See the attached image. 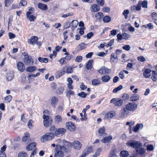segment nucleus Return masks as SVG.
<instances>
[{
	"label": "nucleus",
	"mask_w": 157,
	"mask_h": 157,
	"mask_svg": "<svg viewBox=\"0 0 157 157\" xmlns=\"http://www.w3.org/2000/svg\"><path fill=\"white\" fill-rule=\"evenodd\" d=\"M140 98V96L138 94H134L130 97V100L131 101H135L138 100Z\"/></svg>",
	"instance_id": "22"
},
{
	"label": "nucleus",
	"mask_w": 157,
	"mask_h": 157,
	"mask_svg": "<svg viewBox=\"0 0 157 157\" xmlns=\"http://www.w3.org/2000/svg\"><path fill=\"white\" fill-rule=\"evenodd\" d=\"M39 61L41 63H47L48 61V58H41L39 57L38 59Z\"/></svg>",
	"instance_id": "40"
},
{
	"label": "nucleus",
	"mask_w": 157,
	"mask_h": 157,
	"mask_svg": "<svg viewBox=\"0 0 157 157\" xmlns=\"http://www.w3.org/2000/svg\"><path fill=\"white\" fill-rule=\"evenodd\" d=\"M141 5L143 8H146L147 7V1L146 0L143 2L141 1Z\"/></svg>",
	"instance_id": "41"
},
{
	"label": "nucleus",
	"mask_w": 157,
	"mask_h": 157,
	"mask_svg": "<svg viewBox=\"0 0 157 157\" xmlns=\"http://www.w3.org/2000/svg\"><path fill=\"white\" fill-rule=\"evenodd\" d=\"M13 0H4L5 6L6 7H9L13 3Z\"/></svg>",
	"instance_id": "37"
},
{
	"label": "nucleus",
	"mask_w": 157,
	"mask_h": 157,
	"mask_svg": "<svg viewBox=\"0 0 157 157\" xmlns=\"http://www.w3.org/2000/svg\"><path fill=\"white\" fill-rule=\"evenodd\" d=\"M111 20V18L108 16H105L103 19V21L105 23H108L110 22Z\"/></svg>",
	"instance_id": "39"
},
{
	"label": "nucleus",
	"mask_w": 157,
	"mask_h": 157,
	"mask_svg": "<svg viewBox=\"0 0 157 157\" xmlns=\"http://www.w3.org/2000/svg\"><path fill=\"white\" fill-rule=\"evenodd\" d=\"M151 70L149 69H145L144 72L143 73L144 77L146 78H149L151 76Z\"/></svg>",
	"instance_id": "24"
},
{
	"label": "nucleus",
	"mask_w": 157,
	"mask_h": 157,
	"mask_svg": "<svg viewBox=\"0 0 157 157\" xmlns=\"http://www.w3.org/2000/svg\"><path fill=\"white\" fill-rule=\"evenodd\" d=\"M114 39H112L110 40L109 43L106 45L107 47L111 46L114 44Z\"/></svg>",
	"instance_id": "56"
},
{
	"label": "nucleus",
	"mask_w": 157,
	"mask_h": 157,
	"mask_svg": "<svg viewBox=\"0 0 157 157\" xmlns=\"http://www.w3.org/2000/svg\"><path fill=\"white\" fill-rule=\"evenodd\" d=\"M122 98L124 100L126 101L129 99V96L127 94H124Z\"/></svg>",
	"instance_id": "54"
},
{
	"label": "nucleus",
	"mask_w": 157,
	"mask_h": 157,
	"mask_svg": "<svg viewBox=\"0 0 157 157\" xmlns=\"http://www.w3.org/2000/svg\"><path fill=\"white\" fill-rule=\"evenodd\" d=\"M57 78H59L61 76L63 75H64L65 73V71H64V70H63V69L62 71H58L57 72Z\"/></svg>",
	"instance_id": "45"
},
{
	"label": "nucleus",
	"mask_w": 157,
	"mask_h": 157,
	"mask_svg": "<svg viewBox=\"0 0 157 157\" xmlns=\"http://www.w3.org/2000/svg\"><path fill=\"white\" fill-rule=\"evenodd\" d=\"M101 151V148H98L95 152V154L94 155L93 157H97L100 155V153Z\"/></svg>",
	"instance_id": "38"
},
{
	"label": "nucleus",
	"mask_w": 157,
	"mask_h": 157,
	"mask_svg": "<svg viewBox=\"0 0 157 157\" xmlns=\"http://www.w3.org/2000/svg\"><path fill=\"white\" fill-rule=\"evenodd\" d=\"M57 98L55 97H53L51 99V104L53 107H55L57 103Z\"/></svg>",
	"instance_id": "31"
},
{
	"label": "nucleus",
	"mask_w": 157,
	"mask_h": 157,
	"mask_svg": "<svg viewBox=\"0 0 157 157\" xmlns=\"http://www.w3.org/2000/svg\"><path fill=\"white\" fill-rule=\"evenodd\" d=\"M110 60L111 62H117V56L115 55V53H113L111 54Z\"/></svg>",
	"instance_id": "25"
},
{
	"label": "nucleus",
	"mask_w": 157,
	"mask_h": 157,
	"mask_svg": "<svg viewBox=\"0 0 157 157\" xmlns=\"http://www.w3.org/2000/svg\"><path fill=\"white\" fill-rule=\"evenodd\" d=\"M87 44H85L84 43H82L78 44L77 47V49L78 51H80L86 48L85 45H87Z\"/></svg>",
	"instance_id": "27"
},
{
	"label": "nucleus",
	"mask_w": 157,
	"mask_h": 157,
	"mask_svg": "<svg viewBox=\"0 0 157 157\" xmlns=\"http://www.w3.org/2000/svg\"><path fill=\"white\" fill-rule=\"evenodd\" d=\"M40 74L39 72H38L35 75H29V76H28V78L29 79H32L31 78L32 77H36L39 76L40 75Z\"/></svg>",
	"instance_id": "49"
},
{
	"label": "nucleus",
	"mask_w": 157,
	"mask_h": 157,
	"mask_svg": "<svg viewBox=\"0 0 157 157\" xmlns=\"http://www.w3.org/2000/svg\"><path fill=\"white\" fill-rule=\"evenodd\" d=\"M65 140H61L60 139H58L56 140V149L58 150H60V148L65 142Z\"/></svg>",
	"instance_id": "12"
},
{
	"label": "nucleus",
	"mask_w": 157,
	"mask_h": 157,
	"mask_svg": "<svg viewBox=\"0 0 157 157\" xmlns=\"http://www.w3.org/2000/svg\"><path fill=\"white\" fill-rule=\"evenodd\" d=\"M103 16V14L101 12H98L96 14L95 17L98 20H100L101 19V17Z\"/></svg>",
	"instance_id": "44"
},
{
	"label": "nucleus",
	"mask_w": 157,
	"mask_h": 157,
	"mask_svg": "<svg viewBox=\"0 0 157 157\" xmlns=\"http://www.w3.org/2000/svg\"><path fill=\"white\" fill-rule=\"evenodd\" d=\"M112 138L111 136H109L108 137L103 138L102 140L101 141L103 143L109 142L112 140Z\"/></svg>",
	"instance_id": "30"
},
{
	"label": "nucleus",
	"mask_w": 157,
	"mask_h": 157,
	"mask_svg": "<svg viewBox=\"0 0 157 157\" xmlns=\"http://www.w3.org/2000/svg\"><path fill=\"white\" fill-rule=\"evenodd\" d=\"M36 68L34 66H30L28 67L26 69V70L28 72H33L36 70Z\"/></svg>",
	"instance_id": "33"
},
{
	"label": "nucleus",
	"mask_w": 157,
	"mask_h": 157,
	"mask_svg": "<svg viewBox=\"0 0 157 157\" xmlns=\"http://www.w3.org/2000/svg\"><path fill=\"white\" fill-rule=\"evenodd\" d=\"M110 102L114 104L115 105L117 106H120L123 104V100L119 98H113L110 101Z\"/></svg>",
	"instance_id": "6"
},
{
	"label": "nucleus",
	"mask_w": 157,
	"mask_h": 157,
	"mask_svg": "<svg viewBox=\"0 0 157 157\" xmlns=\"http://www.w3.org/2000/svg\"><path fill=\"white\" fill-rule=\"evenodd\" d=\"M66 128L71 131H74L75 129V126L71 122H69L66 124Z\"/></svg>",
	"instance_id": "7"
},
{
	"label": "nucleus",
	"mask_w": 157,
	"mask_h": 157,
	"mask_svg": "<svg viewBox=\"0 0 157 157\" xmlns=\"http://www.w3.org/2000/svg\"><path fill=\"white\" fill-rule=\"evenodd\" d=\"M116 114V112L115 111H112L108 112L105 114V118H113L115 116Z\"/></svg>",
	"instance_id": "18"
},
{
	"label": "nucleus",
	"mask_w": 157,
	"mask_h": 157,
	"mask_svg": "<svg viewBox=\"0 0 157 157\" xmlns=\"http://www.w3.org/2000/svg\"><path fill=\"white\" fill-rule=\"evenodd\" d=\"M73 15V13H69L62 15V17H66L68 16H72Z\"/></svg>",
	"instance_id": "61"
},
{
	"label": "nucleus",
	"mask_w": 157,
	"mask_h": 157,
	"mask_svg": "<svg viewBox=\"0 0 157 157\" xmlns=\"http://www.w3.org/2000/svg\"><path fill=\"white\" fill-rule=\"evenodd\" d=\"M100 83V81L98 79H94L92 81V84L94 86H97Z\"/></svg>",
	"instance_id": "42"
},
{
	"label": "nucleus",
	"mask_w": 157,
	"mask_h": 157,
	"mask_svg": "<svg viewBox=\"0 0 157 157\" xmlns=\"http://www.w3.org/2000/svg\"><path fill=\"white\" fill-rule=\"evenodd\" d=\"M154 149V147L153 145L150 144L147 146V150L152 151Z\"/></svg>",
	"instance_id": "59"
},
{
	"label": "nucleus",
	"mask_w": 157,
	"mask_h": 157,
	"mask_svg": "<svg viewBox=\"0 0 157 157\" xmlns=\"http://www.w3.org/2000/svg\"><path fill=\"white\" fill-rule=\"evenodd\" d=\"M123 88V86L121 85L119 86L118 87L114 89L113 90L114 93H116L118 91L120 90Z\"/></svg>",
	"instance_id": "46"
},
{
	"label": "nucleus",
	"mask_w": 157,
	"mask_h": 157,
	"mask_svg": "<svg viewBox=\"0 0 157 157\" xmlns=\"http://www.w3.org/2000/svg\"><path fill=\"white\" fill-rule=\"evenodd\" d=\"M121 79H123L124 78V75L122 71H121L119 73V75Z\"/></svg>",
	"instance_id": "63"
},
{
	"label": "nucleus",
	"mask_w": 157,
	"mask_h": 157,
	"mask_svg": "<svg viewBox=\"0 0 157 157\" xmlns=\"http://www.w3.org/2000/svg\"><path fill=\"white\" fill-rule=\"evenodd\" d=\"M30 137V135L29 132H26L24 134V136L22 138V141L25 142Z\"/></svg>",
	"instance_id": "34"
},
{
	"label": "nucleus",
	"mask_w": 157,
	"mask_h": 157,
	"mask_svg": "<svg viewBox=\"0 0 157 157\" xmlns=\"http://www.w3.org/2000/svg\"><path fill=\"white\" fill-rule=\"evenodd\" d=\"M64 153L62 150H58L56 149V151L55 153V157H63Z\"/></svg>",
	"instance_id": "16"
},
{
	"label": "nucleus",
	"mask_w": 157,
	"mask_h": 157,
	"mask_svg": "<svg viewBox=\"0 0 157 157\" xmlns=\"http://www.w3.org/2000/svg\"><path fill=\"white\" fill-rule=\"evenodd\" d=\"M14 77L13 72L12 71H9L6 74V78L8 81L11 80Z\"/></svg>",
	"instance_id": "11"
},
{
	"label": "nucleus",
	"mask_w": 157,
	"mask_h": 157,
	"mask_svg": "<svg viewBox=\"0 0 157 157\" xmlns=\"http://www.w3.org/2000/svg\"><path fill=\"white\" fill-rule=\"evenodd\" d=\"M111 79V78L109 75H105L101 78V80L104 82H107Z\"/></svg>",
	"instance_id": "29"
},
{
	"label": "nucleus",
	"mask_w": 157,
	"mask_h": 157,
	"mask_svg": "<svg viewBox=\"0 0 157 157\" xmlns=\"http://www.w3.org/2000/svg\"><path fill=\"white\" fill-rule=\"evenodd\" d=\"M66 92V96L69 99H70L71 95H74L75 94L74 92L70 90L67 89Z\"/></svg>",
	"instance_id": "28"
},
{
	"label": "nucleus",
	"mask_w": 157,
	"mask_h": 157,
	"mask_svg": "<svg viewBox=\"0 0 157 157\" xmlns=\"http://www.w3.org/2000/svg\"><path fill=\"white\" fill-rule=\"evenodd\" d=\"M82 59V57L81 56H78L76 57L75 59V61L76 62H81Z\"/></svg>",
	"instance_id": "57"
},
{
	"label": "nucleus",
	"mask_w": 157,
	"mask_h": 157,
	"mask_svg": "<svg viewBox=\"0 0 157 157\" xmlns=\"http://www.w3.org/2000/svg\"><path fill=\"white\" fill-rule=\"evenodd\" d=\"M72 146L75 149L78 150L81 148L82 144L79 141H75L73 143Z\"/></svg>",
	"instance_id": "10"
},
{
	"label": "nucleus",
	"mask_w": 157,
	"mask_h": 157,
	"mask_svg": "<svg viewBox=\"0 0 157 157\" xmlns=\"http://www.w3.org/2000/svg\"><path fill=\"white\" fill-rule=\"evenodd\" d=\"M78 95L82 98H85L86 96V94L84 92H82L78 94Z\"/></svg>",
	"instance_id": "51"
},
{
	"label": "nucleus",
	"mask_w": 157,
	"mask_h": 157,
	"mask_svg": "<svg viewBox=\"0 0 157 157\" xmlns=\"http://www.w3.org/2000/svg\"><path fill=\"white\" fill-rule=\"evenodd\" d=\"M93 149L92 146H89L87 147L84 151H85L86 154L88 155L92 151Z\"/></svg>",
	"instance_id": "36"
},
{
	"label": "nucleus",
	"mask_w": 157,
	"mask_h": 157,
	"mask_svg": "<svg viewBox=\"0 0 157 157\" xmlns=\"http://www.w3.org/2000/svg\"><path fill=\"white\" fill-rule=\"evenodd\" d=\"M137 151L140 155L144 154L145 152V150L143 148H141Z\"/></svg>",
	"instance_id": "52"
},
{
	"label": "nucleus",
	"mask_w": 157,
	"mask_h": 157,
	"mask_svg": "<svg viewBox=\"0 0 157 157\" xmlns=\"http://www.w3.org/2000/svg\"><path fill=\"white\" fill-rule=\"evenodd\" d=\"M64 90V89L63 87H60L58 88V94H62Z\"/></svg>",
	"instance_id": "60"
},
{
	"label": "nucleus",
	"mask_w": 157,
	"mask_h": 157,
	"mask_svg": "<svg viewBox=\"0 0 157 157\" xmlns=\"http://www.w3.org/2000/svg\"><path fill=\"white\" fill-rule=\"evenodd\" d=\"M24 63L27 65H32L33 63V61L31 56H29L27 52H24Z\"/></svg>",
	"instance_id": "4"
},
{
	"label": "nucleus",
	"mask_w": 157,
	"mask_h": 157,
	"mask_svg": "<svg viewBox=\"0 0 157 157\" xmlns=\"http://www.w3.org/2000/svg\"><path fill=\"white\" fill-rule=\"evenodd\" d=\"M10 39H13L15 37V35L12 33H8Z\"/></svg>",
	"instance_id": "64"
},
{
	"label": "nucleus",
	"mask_w": 157,
	"mask_h": 157,
	"mask_svg": "<svg viewBox=\"0 0 157 157\" xmlns=\"http://www.w3.org/2000/svg\"><path fill=\"white\" fill-rule=\"evenodd\" d=\"M93 62V60L92 59L89 60L87 62L86 64V68L87 69H90L92 68L93 67L92 63Z\"/></svg>",
	"instance_id": "32"
},
{
	"label": "nucleus",
	"mask_w": 157,
	"mask_h": 157,
	"mask_svg": "<svg viewBox=\"0 0 157 157\" xmlns=\"http://www.w3.org/2000/svg\"><path fill=\"white\" fill-rule=\"evenodd\" d=\"M21 82L23 84H24L26 82V76L24 74H22L21 76Z\"/></svg>",
	"instance_id": "48"
},
{
	"label": "nucleus",
	"mask_w": 157,
	"mask_h": 157,
	"mask_svg": "<svg viewBox=\"0 0 157 157\" xmlns=\"http://www.w3.org/2000/svg\"><path fill=\"white\" fill-rule=\"evenodd\" d=\"M27 153L23 151L19 152L18 154V157H27Z\"/></svg>",
	"instance_id": "43"
},
{
	"label": "nucleus",
	"mask_w": 157,
	"mask_h": 157,
	"mask_svg": "<svg viewBox=\"0 0 157 157\" xmlns=\"http://www.w3.org/2000/svg\"><path fill=\"white\" fill-rule=\"evenodd\" d=\"M38 39L37 37L34 36H32L30 39H28V41L29 44L33 45L37 42Z\"/></svg>",
	"instance_id": "14"
},
{
	"label": "nucleus",
	"mask_w": 157,
	"mask_h": 157,
	"mask_svg": "<svg viewBox=\"0 0 157 157\" xmlns=\"http://www.w3.org/2000/svg\"><path fill=\"white\" fill-rule=\"evenodd\" d=\"M116 150L115 149H112L110 151L109 157H117L116 154Z\"/></svg>",
	"instance_id": "26"
},
{
	"label": "nucleus",
	"mask_w": 157,
	"mask_h": 157,
	"mask_svg": "<svg viewBox=\"0 0 157 157\" xmlns=\"http://www.w3.org/2000/svg\"><path fill=\"white\" fill-rule=\"evenodd\" d=\"M100 10V6L96 4H93L90 7V10L92 12H97L99 11Z\"/></svg>",
	"instance_id": "19"
},
{
	"label": "nucleus",
	"mask_w": 157,
	"mask_h": 157,
	"mask_svg": "<svg viewBox=\"0 0 157 157\" xmlns=\"http://www.w3.org/2000/svg\"><path fill=\"white\" fill-rule=\"evenodd\" d=\"M12 99V97L10 95L6 96L5 98V100L8 102H9L11 101Z\"/></svg>",
	"instance_id": "58"
},
{
	"label": "nucleus",
	"mask_w": 157,
	"mask_h": 157,
	"mask_svg": "<svg viewBox=\"0 0 157 157\" xmlns=\"http://www.w3.org/2000/svg\"><path fill=\"white\" fill-rule=\"evenodd\" d=\"M105 132V128L104 127H102L99 128L98 132L99 134L101 135Z\"/></svg>",
	"instance_id": "47"
},
{
	"label": "nucleus",
	"mask_w": 157,
	"mask_h": 157,
	"mask_svg": "<svg viewBox=\"0 0 157 157\" xmlns=\"http://www.w3.org/2000/svg\"><path fill=\"white\" fill-rule=\"evenodd\" d=\"M130 36L127 33H124L123 34V38L124 39L126 40L130 37Z\"/></svg>",
	"instance_id": "62"
},
{
	"label": "nucleus",
	"mask_w": 157,
	"mask_h": 157,
	"mask_svg": "<svg viewBox=\"0 0 157 157\" xmlns=\"http://www.w3.org/2000/svg\"><path fill=\"white\" fill-rule=\"evenodd\" d=\"M31 12L29 11L27 12L26 13L27 17L29 19L30 21H34L36 17L34 15L31 14Z\"/></svg>",
	"instance_id": "15"
},
{
	"label": "nucleus",
	"mask_w": 157,
	"mask_h": 157,
	"mask_svg": "<svg viewBox=\"0 0 157 157\" xmlns=\"http://www.w3.org/2000/svg\"><path fill=\"white\" fill-rule=\"evenodd\" d=\"M141 1H139L137 6H136V10L139 11L141 9Z\"/></svg>",
	"instance_id": "50"
},
{
	"label": "nucleus",
	"mask_w": 157,
	"mask_h": 157,
	"mask_svg": "<svg viewBox=\"0 0 157 157\" xmlns=\"http://www.w3.org/2000/svg\"><path fill=\"white\" fill-rule=\"evenodd\" d=\"M66 131V129L64 128H59L55 130L54 134L56 136L59 137L63 135Z\"/></svg>",
	"instance_id": "5"
},
{
	"label": "nucleus",
	"mask_w": 157,
	"mask_h": 157,
	"mask_svg": "<svg viewBox=\"0 0 157 157\" xmlns=\"http://www.w3.org/2000/svg\"><path fill=\"white\" fill-rule=\"evenodd\" d=\"M17 67L18 70L23 72L25 70V66L23 63L21 62H18L17 64Z\"/></svg>",
	"instance_id": "13"
},
{
	"label": "nucleus",
	"mask_w": 157,
	"mask_h": 157,
	"mask_svg": "<svg viewBox=\"0 0 157 157\" xmlns=\"http://www.w3.org/2000/svg\"><path fill=\"white\" fill-rule=\"evenodd\" d=\"M122 48L126 51H128L130 49L131 47L129 45H125L122 47Z\"/></svg>",
	"instance_id": "53"
},
{
	"label": "nucleus",
	"mask_w": 157,
	"mask_h": 157,
	"mask_svg": "<svg viewBox=\"0 0 157 157\" xmlns=\"http://www.w3.org/2000/svg\"><path fill=\"white\" fill-rule=\"evenodd\" d=\"M63 70H64L65 73L67 74L71 73L73 72V68L71 67H67L65 66L63 68Z\"/></svg>",
	"instance_id": "17"
},
{
	"label": "nucleus",
	"mask_w": 157,
	"mask_h": 157,
	"mask_svg": "<svg viewBox=\"0 0 157 157\" xmlns=\"http://www.w3.org/2000/svg\"><path fill=\"white\" fill-rule=\"evenodd\" d=\"M44 125L46 127H49L52 123V118H44Z\"/></svg>",
	"instance_id": "9"
},
{
	"label": "nucleus",
	"mask_w": 157,
	"mask_h": 157,
	"mask_svg": "<svg viewBox=\"0 0 157 157\" xmlns=\"http://www.w3.org/2000/svg\"><path fill=\"white\" fill-rule=\"evenodd\" d=\"M38 7L42 10L45 11L48 10L47 5L41 3H39L38 4Z\"/></svg>",
	"instance_id": "21"
},
{
	"label": "nucleus",
	"mask_w": 157,
	"mask_h": 157,
	"mask_svg": "<svg viewBox=\"0 0 157 157\" xmlns=\"http://www.w3.org/2000/svg\"><path fill=\"white\" fill-rule=\"evenodd\" d=\"M71 143L65 141L64 143L63 144V145L60 150L63 151H66L71 147Z\"/></svg>",
	"instance_id": "8"
},
{
	"label": "nucleus",
	"mask_w": 157,
	"mask_h": 157,
	"mask_svg": "<svg viewBox=\"0 0 157 157\" xmlns=\"http://www.w3.org/2000/svg\"><path fill=\"white\" fill-rule=\"evenodd\" d=\"M54 138V134L53 132H48L46 133L41 137L40 140L43 142L49 141L53 139Z\"/></svg>",
	"instance_id": "2"
},
{
	"label": "nucleus",
	"mask_w": 157,
	"mask_h": 157,
	"mask_svg": "<svg viewBox=\"0 0 157 157\" xmlns=\"http://www.w3.org/2000/svg\"><path fill=\"white\" fill-rule=\"evenodd\" d=\"M78 24V22L77 21L74 20L72 21L71 23V30L73 31L74 29L77 27Z\"/></svg>",
	"instance_id": "23"
},
{
	"label": "nucleus",
	"mask_w": 157,
	"mask_h": 157,
	"mask_svg": "<svg viewBox=\"0 0 157 157\" xmlns=\"http://www.w3.org/2000/svg\"><path fill=\"white\" fill-rule=\"evenodd\" d=\"M36 144L35 143L33 142L32 143L28 145L26 147V149L28 150L31 151L33 149H35Z\"/></svg>",
	"instance_id": "20"
},
{
	"label": "nucleus",
	"mask_w": 157,
	"mask_h": 157,
	"mask_svg": "<svg viewBox=\"0 0 157 157\" xmlns=\"http://www.w3.org/2000/svg\"><path fill=\"white\" fill-rule=\"evenodd\" d=\"M129 155L128 152L126 151H123L120 152V155L122 157H127Z\"/></svg>",
	"instance_id": "35"
},
{
	"label": "nucleus",
	"mask_w": 157,
	"mask_h": 157,
	"mask_svg": "<svg viewBox=\"0 0 157 157\" xmlns=\"http://www.w3.org/2000/svg\"><path fill=\"white\" fill-rule=\"evenodd\" d=\"M126 144L128 146L134 148H138L142 146L140 142L135 140H129L128 141Z\"/></svg>",
	"instance_id": "3"
},
{
	"label": "nucleus",
	"mask_w": 157,
	"mask_h": 157,
	"mask_svg": "<svg viewBox=\"0 0 157 157\" xmlns=\"http://www.w3.org/2000/svg\"><path fill=\"white\" fill-rule=\"evenodd\" d=\"M137 107V105L134 102L130 103L127 104L125 107V109H124L121 112L122 113L124 117L128 113L127 110L133 111L135 110Z\"/></svg>",
	"instance_id": "1"
},
{
	"label": "nucleus",
	"mask_w": 157,
	"mask_h": 157,
	"mask_svg": "<svg viewBox=\"0 0 157 157\" xmlns=\"http://www.w3.org/2000/svg\"><path fill=\"white\" fill-rule=\"evenodd\" d=\"M138 60L141 62H144L146 61V59L145 58L142 56H140L137 57Z\"/></svg>",
	"instance_id": "55"
}]
</instances>
